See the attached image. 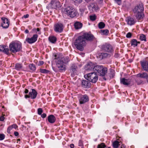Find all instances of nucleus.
Masks as SVG:
<instances>
[{
    "label": "nucleus",
    "instance_id": "obj_30",
    "mask_svg": "<svg viewBox=\"0 0 148 148\" xmlns=\"http://www.w3.org/2000/svg\"><path fill=\"white\" fill-rule=\"evenodd\" d=\"M49 40L51 42L54 43L56 41V38L55 36H50L49 37Z\"/></svg>",
    "mask_w": 148,
    "mask_h": 148
},
{
    "label": "nucleus",
    "instance_id": "obj_34",
    "mask_svg": "<svg viewBox=\"0 0 148 148\" xmlns=\"http://www.w3.org/2000/svg\"><path fill=\"white\" fill-rule=\"evenodd\" d=\"M119 142L116 140L114 141L113 143V146L114 148H117L118 147L119 145Z\"/></svg>",
    "mask_w": 148,
    "mask_h": 148
},
{
    "label": "nucleus",
    "instance_id": "obj_37",
    "mask_svg": "<svg viewBox=\"0 0 148 148\" xmlns=\"http://www.w3.org/2000/svg\"><path fill=\"white\" fill-rule=\"evenodd\" d=\"M106 147L105 144L103 143H101V144H99L97 147V148H104Z\"/></svg>",
    "mask_w": 148,
    "mask_h": 148
},
{
    "label": "nucleus",
    "instance_id": "obj_11",
    "mask_svg": "<svg viewBox=\"0 0 148 148\" xmlns=\"http://www.w3.org/2000/svg\"><path fill=\"white\" fill-rule=\"evenodd\" d=\"M38 37V35L37 34H34L31 38H27L26 39V41L29 44H32L37 40Z\"/></svg>",
    "mask_w": 148,
    "mask_h": 148
},
{
    "label": "nucleus",
    "instance_id": "obj_32",
    "mask_svg": "<svg viewBox=\"0 0 148 148\" xmlns=\"http://www.w3.org/2000/svg\"><path fill=\"white\" fill-rule=\"evenodd\" d=\"M105 26V24L103 22H100L98 24V27L100 29H102Z\"/></svg>",
    "mask_w": 148,
    "mask_h": 148
},
{
    "label": "nucleus",
    "instance_id": "obj_43",
    "mask_svg": "<svg viewBox=\"0 0 148 148\" xmlns=\"http://www.w3.org/2000/svg\"><path fill=\"white\" fill-rule=\"evenodd\" d=\"M132 34L130 32L128 33L126 35V37L128 38H130L132 37Z\"/></svg>",
    "mask_w": 148,
    "mask_h": 148
},
{
    "label": "nucleus",
    "instance_id": "obj_18",
    "mask_svg": "<svg viewBox=\"0 0 148 148\" xmlns=\"http://www.w3.org/2000/svg\"><path fill=\"white\" fill-rule=\"evenodd\" d=\"M0 51L8 54L9 53V49L8 47L3 45L0 46Z\"/></svg>",
    "mask_w": 148,
    "mask_h": 148
},
{
    "label": "nucleus",
    "instance_id": "obj_22",
    "mask_svg": "<svg viewBox=\"0 0 148 148\" xmlns=\"http://www.w3.org/2000/svg\"><path fill=\"white\" fill-rule=\"evenodd\" d=\"M138 77L147 79V82L148 83V74L146 73H139L137 75Z\"/></svg>",
    "mask_w": 148,
    "mask_h": 148
},
{
    "label": "nucleus",
    "instance_id": "obj_46",
    "mask_svg": "<svg viewBox=\"0 0 148 148\" xmlns=\"http://www.w3.org/2000/svg\"><path fill=\"white\" fill-rule=\"evenodd\" d=\"M79 102L80 104H82L83 103V98L81 97L79 99Z\"/></svg>",
    "mask_w": 148,
    "mask_h": 148
},
{
    "label": "nucleus",
    "instance_id": "obj_44",
    "mask_svg": "<svg viewBox=\"0 0 148 148\" xmlns=\"http://www.w3.org/2000/svg\"><path fill=\"white\" fill-rule=\"evenodd\" d=\"M12 127L11 126H9L7 129V132L9 134L10 133V131L12 129Z\"/></svg>",
    "mask_w": 148,
    "mask_h": 148
},
{
    "label": "nucleus",
    "instance_id": "obj_20",
    "mask_svg": "<svg viewBox=\"0 0 148 148\" xmlns=\"http://www.w3.org/2000/svg\"><path fill=\"white\" fill-rule=\"evenodd\" d=\"M126 21L127 24L130 26L134 25L135 23V21L134 19L130 17H128Z\"/></svg>",
    "mask_w": 148,
    "mask_h": 148
},
{
    "label": "nucleus",
    "instance_id": "obj_38",
    "mask_svg": "<svg viewBox=\"0 0 148 148\" xmlns=\"http://www.w3.org/2000/svg\"><path fill=\"white\" fill-rule=\"evenodd\" d=\"M40 72L42 73L46 74L48 73L49 72V71L46 69H40Z\"/></svg>",
    "mask_w": 148,
    "mask_h": 148
},
{
    "label": "nucleus",
    "instance_id": "obj_6",
    "mask_svg": "<svg viewBox=\"0 0 148 148\" xmlns=\"http://www.w3.org/2000/svg\"><path fill=\"white\" fill-rule=\"evenodd\" d=\"M144 10L143 5L142 3L137 5L133 10L134 14L143 12Z\"/></svg>",
    "mask_w": 148,
    "mask_h": 148
},
{
    "label": "nucleus",
    "instance_id": "obj_33",
    "mask_svg": "<svg viewBox=\"0 0 148 148\" xmlns=\"http://www.w3.org/2000/svg\"><path fill=\"white\" fill-rule=\"evenodd\" d=\"M139 39L141 41H146V36L144 34H142L140 35Z\"/></svg>",
    "mask_w": 148,
    "mask_h": 148
},
{
    "label": "nucleus",
    "instance_id": "obj_63",
    "mask_svg": "<svg viewBox=\"0 0 148 148\" xmlns=\"http://www.w3.org/2000/svg\"><path fill=\"white\" fill-rule=\"evenodd\" d=\"M83 80H82V84H83Z\"/></svg>",
    "mask_w": 148,
    "mask_h": 148
},
{
    "label": "nucleus",
    "instance_id": "obj_51",
    "mask_svg": "<svg viewBox=\"0 0 148 148\" xmlns=\"http://www.w3.org/2000/svg\"><path fill=\"white\" fill-rule=\"evenodd\" d=\"M46 116V114L45 113H43L41 115V117L42 118H45Z\"/></svg>",
    "mask_w": 148,
    "mask_h": 148
},
{
    "label": "nucleus",
    "instance_id": "obj_55",
    "mask_svg": "<svg viewBox=\"0 0 148 148\" xmlns=\"http://www.w3.org/2000/svg\"><path fill=\"white\" fill-rule=\"evenodd\" d=\"M36 30L37 32H38V34H41V32L40 31V29L39 28H37Z\"/></svg>",
    "mask_w": 148,
    "mask_h": 148
},
{
    "label": "nucleus",
    "instance_id": "obj_5",
    "mask_svg": "<svg viewBox=\"0 0 148 148\" xmlns=\"http://www.w3.org/2000/svg\"><path fill=\"white\" fill-rule=\"evenodd\" d=\"M64 12L65 14L71 18L75 17L77 14L76 10L72 6L67 7L65 9Z\"/></svg>",
    "mask_w": 148,
    "mask_h": 148
},
{
    "label": "nucleus",
    "instance_id": "obj_25",
    "mask_svg": "<svg viewBox=\"0 0 148 148\" xmlns=\"http://www.w3.org/2000/svg\"><path fill=\"white\" fill-rule=\"evenodd\" d=\"M83 24L82 23L78 22H77L74 24V27L76 29H79L82 27Z\"/></svg>",
    "mask_w": 148,
    "mask_h": 148
},
{
    "label": "nucleus",
    "instance_id": "obj_15",
    "mask_svg": "<svg viewBox=\"0 0 148 148\" xmlns=\"http://www.w3.org/2000/svg\"><path fill=\"white\" fill-rule=\"evenodd\" d=\"M134 15L136 19L138 21H143L145 16L143 12L135 14Z\"/></svg>",
    "mask_w": 148,
    "mask_h": 148
},
{
    "label": "nucleus",
    "instance_id": "obj_16",
    "mask_svg": "<svg viewBox=\"0 0 148 148\" xmlns=\"http://www.w3.org/2000/svg\"><path fill=\"white\" fill-rule=\"evenodd\" d=\"M140 63L143 70L144 71H148V61L147 60H143L141 61Z\"/></svg>",
    "mask_w": 148,
    "mask_h": 148
},
{
    "label": "nucleus",
    "instance_id": "obj_53",
    "mask_svg": "<svg viewBox=\"0 0 148 148\" xmlns=\"http://www.w3.org/2000/svg\"><path fill=\"white\" fill-rule=\"evenodd\" d=\"M119 56V53H115L114 55V57L116 58H117Z\"/></svg>",
    "mask_w": 148,
    "mask_h": 148
},
{
    "label": "nucleus",
    "instance_id": "obj_19",
    "mask_svg": "<svg viewBox=\"0 0 148 148\" xmlns=\"http://www.w3.org/2000/svg\"><path fill=\"white\" fill-rule=\"evenodd\" d=\"M77 68V66L75 64H73L71 66L70 69V72L71 73V76L72 77H74V74L76 71Z\"/></svg>",
    "mask_w": 148,
    "mask_h": 148
},
{
    "label": "nucleus",
    "instance_id": "obj_13",
    "mask_svg": "<svg viewBox=\"0 0 148 148\" xmlns=\"http://www.w3.org/2000/svg\"><path fill=\"white\" fill-rule=\"evenodd\" d=\"M132 79L130 78L126 79L125 78H122L120 79L121 84L125 85H128L132 84Z\"/></svg>",
    "mask_w": 148,
    "mask_h": 148
},
{
    "label": "nucleus",
    "instance_id": "obj_28",
    "mask_svg": "<svg viewBox=\"0 0 148 148\" xmlns=\"http://www.w3.org/2000/svg\"><path fill=\"white\" fill-rule=\"evenodd\" d=\"M15 67L16 69L18 70H20L22 69V64H21L16 63L15 64Z\"/></svg>",
    "mask_w": 148,
    "mask_h": 148
},
{
    "label": "nucleus",
    "instance_id": "obj_36",
    "mask_svg": "<svg viewBox=\"0 0 148 148\" xmlns=\"http://www.w3.org/2000/svg\"><path fill=\"white\" fill-rule=\"evenodd\" d=\"M29 67L32 71H34L36 69V68L35 65L33 64H29Z\"/></svg>",
    "mask_w": 148,
    "mask_h": 148
},
{
    "label": "nucleus",
    "instance_id": "obj_9",
    "mask_svg": "<svg viewBox=\"0 0 148 148\" xmlns=\"http://www.w3.org/2000/svg\"><path fill=\"white\" fill-rule=\"evenodd\" d=\"M54 29L56 32L60 33L63 30V25L60 23H56L54 25Z\"/></svg>",
    "mask_w": 148,
    "mask_h": 148
},
{
    "label": "nucleus",
    "instance_id": "obj_49",
    "mask_svg": "<svg viewBox=\"0 0 148 148\" xmlns=\"http://www.w3.org/2000/svg\"><path fill=\"white\" fill-rule=\"evenodd\" d=\"M11 126L12 127V128H14L16 129L18 127L17 126L16 124H14Z\"/></svg>",
    "mask_w": 148,
    "mask_h": 148
},
{
    "label": "nucleus",
    "instance_id": "obj_48",
    "mask_svg": "<svg viewBox=\"0 0 148 148\" xmlns=\"http://www.w3.org/2000/svg\"><path fill=\"white\" fill-rule=\"evenodd\" d=\"M44 64V62L43 61H39L38 62V64L39 66H40L43 65Z\"/></svg>",
    "mask_w": 148,
    "mask_h": 148
},
{
    "label": "nucleus",
    "instance_id": "obj_47",
    "mask_svg": "<svg viewBox=\"0 0 148 148\" xmlns=\"http://www.w3.org/2000/svg\"><path fill=\"white\" fill-rule=\"evenodd\" d=\"M79 146H82L83 145V141L82 140H79L78 144Z\"/></svg>",
    "mask_w": 148,
    "mask_h": 148
},
{
    "label": "nucleus",
    "instance_id": "obj_23",
    "mask_svg": "<svg viewBox=\"0 0 148 148\" xmlns=\"http://www.w3.org/2000/svg\"><path fill=\"white\" fill-rule=\"evenodd\" d=\"M48 120L50 123H53L55 121L56 118L54 115H51L48 116Z\"/></svg>",
    "mask_w": 148,
    "mask_h": 148
},
{
    "label": "nucleus",
    "instance_id": "obj_21",
    "mask_svg": "<svg viewBox=\"0 0 148 148\" xmlns=\"http://www.w3.org/2000/svg\"><path fill=\"white\" fill-rule=\"evenodd\" d=\"M101 70L98 73V74L101 76H104L107 72V69L106 67H102Z\"/></svg>",
    "mask_w": 148,
    "mask_h": 148
},
{
    "label": "nucleus",
    "instance_id": "obj_40",
    "mask_svg": "<svg viewBox=\"0 0 148 148\" xmlns=\"http://www.w3.org/2000/svg\"><path fill=\"white\" fill-rule=\"evenodd\" d=\"M89 100V98L86 95H84V103L85 102H87Z\"/></svg>",
    "mask_w": 148,
    "mask_h": 148
},
{
    "label": "nucleus",
    "instance_id": "obj_58",
    "mask_svg": "<svg viewBox=\"0 0 148 148\" xmlns=\"http://www.w3.org/2000/svg\"><path fill=\"white\" fill-rule=\"evenodd\" d=\"M24 92L25 94L27 93L28 92V90L27 89H25Z\"/></svg>",
    "mask_w": 148,
    "mask_h": 148
},
{
    "label": "nucleus",
    "instance_id": "obj_26",
    "mask_svg": "<svg viewBox=\"0 0 148 148\" xmlns=\"http://www.w3.org/2000/svg\"><path fill=\"white\" fill-rule=\"evenodd\" d=\"M140 42L137 41L135 39H133L131 40V44L132 46L135 47L137 46L138 44H140Z\"/></svg>",
    "mask_w": 148,
    "mask_h": 148
},
{
    "label": "nucleus",
    "instance_id": "obj_2",
    "mask_svg": "<svg viewBox=\"0 0 148 148\" xmlns=\"http://www.w3.org/2000/svg\"><path fill=\"white\" fill-rule=\"evenodd\" d=\"M10 51L13 53L19 51L22 49L21 43L18 41H13L9 45Z\"/></svg>",
    "mask_w": 148,
    "mask_h": 148
},
{
    "label": "nucleus",
    "instance_id": "obj_8",
    "mask_svg": "<svg viewBox=\"0 0 148 148\" xmlns=\"http://www.w3.org/2000/svg\"><path fill=\"white\" fill-rule=\"evenodd\" d=\"M48 6L49 7H50L52 8H59L61 6L60 2L56 0H52L50 3L49 5Z\"/></svg>",
    "mask_w": 148,
    "mask_h": 148
},
{
    "label": "nucleus",
    "instance_id": "obj_14",
    "mask_svg": "<svg viewBox=\"0 0 148 148\" xmlns=\"http://www.w3.org/2000/svg\"><path fill=\"white\" fill-rule=\"evenodd\" d=\"M94 67V64L91 62H89L85 65L84 69L86 71H93Z\"/></svg>",
    "mask_w": 148,
    "mask_h": 148
},
{
    "label": "nucleus",
    "instance_id": "obj_29",
    "mask_svg": "<svg viewBox=\"0 0 148 148\" xmlns=\"http://www.w3.org/2000/svg\"><path fill=\"white\" fill-rule=\"evenodd\" d=\"M109 54L107 53H101L99 54V56L100 58L103 59L108 57Z\"/></svg>",
    "mask_w": 148,
    "mask_h": 148
},
{
    "label": "nucleus",
    "instance_id": "obj_27",
    "mask_svg": "<svg viewBox=\"0 0 148 148\" xmlns=\"http://www.w3.org/2000/svg\"><path fill=\"white\" fill-rule=\"evenodd\" d=\"M91 85L89 81L84 80V88H89L90 87Z\"/></svg>",
    "mask_w": 148,
    "mask_h": 148
},
{
    "label": "nucleus",
    "instance_id": "obj_3",
    "mask_svg": "<svg viewBox=\"0 0 148 148\" xmlns=\"http://www.w3.org/2000/svg\"><path fill=\"white\" fill-rule=\"evenodd\" d=\"M84 77L89 82L95 83L98 79V76L96 73L93 72L84 75Z\"/></svg>",
    "mask_w": 148,
    "mask_h": 148
},
{
    "label": "nucleus",
    "instance_id": "obj_35",
    "mask_svg": "<svg viewBox=\"0 0 148 148\" xmlns=\"http://www.w3.org/2000/svg\"><path fill=\"white\" fill-rule=\"evenodd\" d=\"M90 6L92 8L94 9L95 10H97L99 9V7L96 4H92Z\"/></svg>",
    "mask_w": 148,
    "mask_h": 148
},
{
    "label": "nucleus",
    "instance_id": "obj_45",
    "mask_svg": "<svg viewBox=\"0 0 148 148\" xmlns=\"http://www.w3.org/2000/svg\"><path fill=\"white\" fill-rule=\"evenodd\" d=\"M73 1L76 3H80L82 1V0H72Z\"/></svg>",
    "mask_w": 148,
    "mask_h": 148
},
{
    "label": "nucleus",
    "instance_id": "obj_52",
    "mask_svg": "<svg viewBox=\"0 0 148 148\" xmlns=\"http://www.w3.org/2000/svg\"><path fill=\"white\" fill-rule=\"evenodd\" d=\"M25 97L26 99L30 98V95L29 94V95H26L25 96Z\"/></svg>",
    "mask_w": 148,
    "mask_h": 148
},
{
    "label": "nucleus",
    "instance_id": "obj_64",
    "mask_svg": "<svg viewBox=\"0 0 148 148\" xmlns=\"http://www.w3.org/2000/svg\"><path fill=\"white\" fill-rule=\"evenodd\" d=\"M36 30V29H33V30Z\"/></svg>",
    "mask_w": 148,
    "mask_h": 148
},
{
    "label": "nucleus",
    "instance_id": "obj_50",
    "mask_svg": "<svg viewBox=\"0 0 148 148\" xmlns=\"http://www.w3.org/2000/svg\"><path fill=\"white\" fill-rule=\"evenodd\" d=\"M4 117L3 116H0V121H3L4 119Z\"/></svg>",
    "mask_w": 148,
    "mask_h": 148
},
{
    "label": "nucleus",
    "instance_id": "obj_62",
    "mask_svg": "<svg viewBox=\"0 0 148 148\" xmlns=\"http://www.w3.org/2000/svg\"><path fill=\"white\" fill-rule=\"evenodd\" d=\"M114 75V74H112V77H113Z\"/></svg>",
    "mask_w": 148,
    "mask_h": 148
},
{
    "label": "nucleus",
    "instance_id": "obj_4",
    "mask_svg": "<svg viewBox=\"0 0 148 148\" xmlns=\"http://www.w3.org/2000/svg\"><path fill=\"white\" fill-rule=\"evenodd\" d=\"M74 45L80 51L83 50V35L78 36L75 41Z\"/></svg>",
    "mask_w": 148,
    "mask_h": 148
},
{
    "label": "nucleus",
    "instance_id": "obj_60",
    "mask_svg": "<svg viewBox=\"0 0 148 148\" xmlns=\"http://www.w3.org/2000/svg\"><path fill=\"white\" fill-rule=\"evenodd\" d=\"M121 148H126L125 146L124 145H122L121 146Z\"/></svg>",
    "mask_w": 148,
    "mask_h": 148
},
{
    "label": "nucleus",
    "instance_id": "obj_10",
    "mask_svg": "<svg viewBox=\"0 0 148 148\" xmlns=\"http://www.w3.org/2000/svg\"><path fill=\"white\" fill-rule=\"evenodd\" d=\"M2 23L1 26L4 28H7L8 27L9 25V22L8 19L5 17H2Z\"/></svg>",
    "mask_w": 148,
    "mask_h": 148
},
{
    "label": "nucleus",
    "instance_id": "obj_42",
    "mask_svg": "<svg viewBox=\"0 0 148 148\" xmlns=\"http://www.w3.org/2000/svg\"><path fill=\"white\" fill-rule=\"evenodd\" d=\"M5 136L3 134H0V140H3L5 138Z\"/></svg>",
    "mask_w": 148,
    "mask_h": 148
},
{
    "label": "nucleus",
    "instance_id": "obj_41",
    "mask_svg": "<svg viewBox=\"0 0 148 148\" xmlns=\"http://www.w3.org/2000/svg\"><path fill=\"white\" fill-rule=\"evenodd\" d=\"M42 112V110L41 108H39L38 109V113L39 115L41 114Z\"/></svg>",
    "mask_w": 148,
    "mask_h": 148
},
{
    "label": "nucleus",
    "instance_id": "obj_54",
    "mask_svg": "<svg viewBox=\"0 0 148 148\" xmlns=\"http://www.w3.org/2000/svg\"><path fill=\"white\" fill-rule=\"evenodd\" d=\"M14 134L15 136H18V133L17 132H14Z\"/></svg>",
    "mask_w": 148,
    "mask_h": 148
},
{
    "label": "nucleus",
    "instance_id": "obj_57",
    "mask_svg": "<svg viewBox=\"0 0 148 148\" xmlns=\"http://www.w3.org/2000/svg\"><path fill=\"white\" fill-rule=\"evenodd\" d=\"M70 147L71 148H73L74 147V145L73 144H72L70 145Z\"/></svg>",
    "mask_w": 148,
    "mask_h": 148
},
{
    "label": "nucleus",
    "instance_id": "obj_12",
    "mask_svg": "<svg viewBox=\"0 0 148 148\" xmlns=\"http://www.w3.org/2000/svg\"><path fill=\"white\" fill-rule=\"evenodd\" d=\"M94 38V36L90 33H84V40L86 39L87 40L91 41Z\"/></svg>",
    "mask_w": 148,
    "mask_h": 148
},
{
    "label": "nucleus",
    "instance_id": "obj_39",
    "mask_svg": "<svg viewBox=\"0 0 148 148\" xmlns=\"http://www.w3.org/2000/svg\"><path fill=\"white\" fill-rule=\"evenodd\" d=\"M96 16L95 15L90 16V19L92 21H95L96 20Z\"/></svg>",
    "mask_w": 148,
    "mask_h": 148
},
{
    "label": "nucleus",
    "instance_id": "obj_24",
    "mask_svg": "<svg viewBox=\"0 0 148 148\" xmlns=\"http://www.w3.org/2000/svg\"><path fill=\"white\" fill-rule=\"evenodd\" d=\"M102 66V65L96 66L94 64V67L93 68V71L95 72L96 71L98 73L99 72H100V71H101V70Z\"/></svg>",
    "mask_w": 148,
    "mask_h": 148
},
{
    "label": "nucleus",
    "instance_id": "obj_59",
    "mask_svg": "<svg viewBox=\"0 0 148 148\" xmlns=\"http://www.w3.org/2000/svg\"><path fill=\"white\" fill-rule=\"evenodd\" d=\"M25 32L26 34H28L29 32V31L28 29H26L25 31Z\"/></svg>",
    "mask_w": 148,
    "mask_h": 148
},
{
    "label": "nucleus",
    "instance_id": "obj_56",
    "mask_svg": "<svg viewBox=\"0 0 148 148\" xmlns=\"http://www.w3.org/2000/svg\"><path fill=\"white\" fill-rule=\"evenodd\" d=\"M29 16V15L28 14H27L26 15H25L23 16V17L25 18H28Z\"/></svg>",
    "mask_w": 148,
    "mask_h": 148
},
{
    "label": "nucleus",
    "instance_id": "obj_31",
    "mask_svg": "<svg viewBox=\"0 0 148 148\" xmlns=\"http://www.w3.org/2000/svg\"><path fill=\"white\" fill-rule=\"evenodd\" d=\"M109 31L108 29L101 30H100V32L103 35H107L109 33Z\"/></svg>",
    "mask_w": 148,
    "mask_h": 148
},
{
    "label": "nucleus",
    "instance_id": "obj_1",
    "mask_svg": "<svg viewBox=\"0 0 148 148\" xmlns=\"http://www.w3.org/2000/svg\"><path fill=\"white\" fill-rule=\"evenodd\" d=\"M54 59L57 68L60 72H62L66 70L65 64L69 61L68 57H64L62 56L57 57V55H55Z\"/></svg>",
    "mask_w": 148,
    "mask_h": 148
},
{
    "label": "nucleus",
    "instance_id": "obj_17",
    "mask_svg": "<svg viewBox=\"0 0 148 148\" xmlns=\"http://www.w3.org/2000/svg\"><path fill=\"white\" fill-rule=\"evenodd\" d=\"M29 92L30 97L32 99H35L37 96V92L34 89H32Z\"/></svg>",
    "mask_w": 148,
    "mask_h": 148
},
{
    "label": "nucleus",
    "instance_id": "obj_61",
    "mask_svg": "<svg viewBox=\"0 0 148 148\" xmlns=\"http://www.w3.org/2000/svg\"><path fill=\"white\" fill-rule=\"evenodd\" d=\"M116 1H121V0H115Z\"/></svg>",
    "mask_w": 148,
    "mask_h": 148
},
{
    "label": "nucleus",
    "instance_id": "obj_7",
    "mask_svg": "<svg viewBox=\"0 0 148 148\" xmlns=\"http://www.w3.org/2000/svg\"><path fill=\"white\" fill-rule=\"evenodd\" d=\"M101 49L103 51L110 52L112 50V47L110 44L106 43L101 46Z\"/></svg>",
    "mask_w": 148,
    "mask_h": 148
}]
</instances>
